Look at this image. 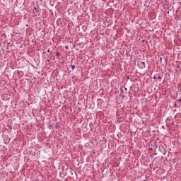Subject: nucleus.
<instances>
[{
	"instance_id": "f257e3e1",
	"label": "nucleus",
	"mask_w": 181,
	"mask_h": 181,
	"mask_svg": "<svg viewBox=\"0 0 181 181\" xmlns=\"http://www.w3.org/2000/svg\"><path fill=\"white\" fill-rule=\"evenodd\" d=\"M139 64L140 68L141 69H145L146 66H145V62H138Z\"/></svg>"
},
{
	"instance_id": "f03ea898",
	"label": "nucleus",
	"mask_w": 181,
	"mask_h": 181,
	"mask_svg": "<svg viewBox=\"0 0 181 181\" xmlns=\"http://www.w3.org/2000/svg\"><path fill=\"white\" fill-rule=\"evenodd\" d=\"M33 9H34V13H39V9H37V8H36V6H33Z\"/></svg>"
},
{
	"instance_id": "7ed1b4c3",
	"label": "nucleus",
	"mask_w": 181,
	"mask_h": 181,
	"mask_svg": "<svg viewBox=\"0 0 181 181\" xmlns=\"http://www.w3.org/2000/svg\"><path fill=\"white\" fill-rule=\"evenodd\" d=\"M7 128H8V129H12V126L10 124H7Z\"/></svg>"
},
{
	"instance_id": "20e7f679",
	"label": "nucleus",
	"mask_w": 181,
	"mask_h": 181,
	"mask_svg": "<svg viewBox=\"0 0 181 181\" xmlns=\"http://www.w3.org/2000/svg\"><path fill=\"white\" fill-rule=\"evenodd\" d=\"M71 67L72 70H74V69H76V66L75 65H71Z\"/></svg>"
},
{
	"instance_id": "39448f33",
	"label": "nucleus",
	"mask_w": 181,
	"mask_h": 181,
	"mask_svg": "<svg viewBox=\"0 0 181 181\" xmlns=\"http://www.w3.org/2000/svg\"><path fill=\"white\" fill-rule=\"evenodd\" d=\"M56 56L57 57H59V56H60V52H56Z\"/></svg>"
},
{
	"instance_id": "423d86ee",
	"label": "nucleus",
	"mask_w": 181,
	"mask_h": 181,
	"mask_svg": "<svg viewBox=\"0 0 181 181\" xmlns=\"http://www.w3.org/2000/svg\"><path fill=\"white\" fill-rule=\"evenodd\" d=\"M157 80H160V81L162 80V77H160V76H158L157 78Z\"/></svg>"
},
{
	"instance_id": "0eeeda50",
	"label": "nucleus",
	"mask_w": 181,
	"mask_h": 181,
	"mask_svg": "<svg viewBox=\"0 0 181 181\" xmlns=\"http://www.w3.org/2000/svg\"><path fill=\"white\" fill-rule=\"evenodd\" d=\"M120 93H124V89H122V88H120Z\"/></svg>"
},
{
	"instance_id": "6e6552de",
	"label": "nucleus",
	"mask_w": 181,
	"mask_h": 181,
	"mask_svg": "<svg viewBox=\"0 0 181 181\" xmlns=\"http://www.w3.org/2000/svg\"><path fill=\"white\" fill-rule=\"evenodd\" d=\"M177 107V104L175 103L174 104V108H176Z\"/></svg>"
},
{
	"instance_id": "1a4fd4ad",
	"label": "nucleus",
	"mask_w": 181,
	"mask_h": 181,
	"mask_svg": "<svg viewBox=\"0 0 181 181\" xmlns=\"http://www.w3.org/2000/svg\"><path fill=\"white\" fill-rule=\"evenodd\" d=\"M177 102H178V103H181V99H178V100H177Z\"/></svg>"
},
{
	"instance_id": "9d476101",
	"label": "nucleus",
	"mask_w": 181,
	"mask_h": 181,
	"mask_svg": "<svg viewBox=\"0 0 181 181\" xmlns=\"http://www.w3.org/2000/svg\"><path fill=\"white\" fill-rule=\"evenodd\" d=\"M47 53H50V49H47Z\"/></svg>"
},
{
	"instance_id": "9b49d317",
	"label": "nucleus",
	"mask_w": 181,
	"mask_h": 181,
	"mask_svg": "<svg viewBox=\"0 0 181 181\" xmlns=\"http://www.w3.org/2000/svg\"><path fill=\"white\" fill-rule=\"evenodd\" d=\"M157 78H156V76H153V79L155 80V79H156Z\"/></svg>"
},
{
	"instance_id": "f8f14e48",
	"label": "nucleus",
	"mask_w": 181,
	"mask_h": 181,
	"mask_svg": "<svg viewBox=\"0 0 181 181\" xmlns=\"http://www.w3.org/2000/svg\"><path fill=\"white\" fill-rule=\"evenodd\" d=\"M160 62H162V57L160 58Z\"/></svg>"
},
{
	"instance_id": "ddd939ff",
	"label": "nucleus",
	"mask_w": 181,
	"mask_h": 181,
	"mask_svg": "<svg viewBox=\"0 0 181 181\" xmlns=\"http://www.w3.org/2000/svg\"><path fill=\"white\" fill-rule=\"evenodd\" d=\"M124 90L127 91V90H128V88H125Z\"/></svg>"
},
{
	"instance_id": "4468645a",
	"label": "nucleus",
	"mask_w": 181,
	"mask_h": 181,
	"mask_svg": "<svg viewBox=\"0 0 181 181\" xmlns=\"http://www.w3.org/2000/svg\"><path fill=\"white\" fill-rule=\"evenodd\" d=\"M57 128H59V126L56 125Z\"/></svg>"
},
{
	"instance_id": "2eb2a0df",
	"label": "nucleus",
	"mask_w": 181,
	"mask_h": 181,
	"mask_svg": "<svg viewBox=\"0 0 181 181\" xmlns=\"http://www.w3.org/2000/svg\"><path fill=\"white\" fill-rule=\"evenodd\" d=\"M57 128H59V126L56 125Z\"/></svg>"
},
{
	"instance_id": "dca6fc26",
	"label": "nucleus",
	"mask_w": 181,
	"mask_h": 181,
	"mask_svg": "<svg viewBox=\"0 0 181 181\" xmlns=\"http://www.w3.org/2000/svg\"><path fill=\"white\" fill-rule=\"evenodd\" d=\"M65 47H66V49H67V47H69L66 46Z\"/></svg>"
},
{
	"instance_id": "f3484780",
	"label": "nucleus",
	"mask_w": 181,
	"mask_h": 181,
	"mask_svg": "<svg viewBox=\"0 0 181 181\" xmlns=\"http://www.w3.org/2000/svg\"><path fill=\"white\" fill-rule=\"evenodd\" d=\"M167 13H169V11H168Z\"/></svg>"
},
{
	"instance_id": "a211bd4d",
	"label": "nucleus",
	"mask_w": 181,
	"mask_h": 181,
	"mask_svg": "<svg viewBox=\"0 0 181 181\" xmlns=\"http://www.w3.org/2000/svg\"><path fill=\"white\" fill-rule=\"evenodd\" d=\"M47 62H49V59H47Z\"/></svg>"
},
{
	"instance_id": "6ab92c4d",
	"label": "nucleus",
	"mask_w": 181,
	"mask_h": 181,
	"mask_svg": "<svg viewBox=\"0 0 181 181\" xmlns=\"http://www.w3.org/2000/svg\"><path fill=\"white\" fill-rule=\"evenodd\" d=\"M177 67H179V65H177Z\"/></svg>"
},
{
	"instance_id": "aec40b11",
	"label": "nucleus",
	"mask_w": 181,
	"mask_h": 181,
	"mask_svg": "<svg viewBox=\"0 0 181 181\" xmlns=\"http://www.w3.org/2000/svg\"><path fill=\"white\" fill-rule=\"evenodd\" d=\"M175 71H177V69H176Z\"/></svg>"
},
{
	"instance_id": "412c9836",
	"label": "nucleus",
	"mask_w": 181,
	"mask_h": 181,
	"mask_svg": "<svg viewBox=\"0 0 181 181\" xmlns=\"http://www.w3.org/2000/svg\"><path fill=\"white\" fill-rule=\"evenodd\" d=\"M175 71H177V69H176Z\"/></svg>"
}]
</instances>
